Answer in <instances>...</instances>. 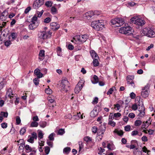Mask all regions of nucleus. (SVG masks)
<instances>
[{
  "mask_svg": "<svg viewBox=\"0 0 155 155\" xmlns=\"http://www.w3.org/2000/svg\"><path fill=\"white\" fill-rule=\"evenodd\" d=\"M142 34L143 35H146L150 38L155 37V32L150 28L147 27L143 29L142 31Z\"/></svg>",
  "mask_w": 155,
  "mask_h": 155,
  "instance_id": "nucleus-1",
  "label": "nucleus"
},
{
  "mask_svg": "<svg viewBox=\"0 0 155 155\" xmlns=\"http://www.w3.org/2000/svg\"><path fill=\"white\" fill-rule=\"evenodd\" d=\"M119 31L120 33L127 35H129L132 34V28L129 26L121 27Z\"/></svg>",
  "mask_w": 155,
  "mask_h": 155,
  "instance_id": "nucleus-2",
  "label": "nucleus"
},
{
  "mask_svg": "<svg viewBox=\"0 0 155 155\" xmlns=\"http://www.w3.org/2000/svg\"><path fill=\"white\" fill-rule=\"evenodd\" d=\"M130 21L131 23L140 26L143 25L145 23L144 20L138 17H134L132 18L130 20Z\"/></svg>",
  "mask_w": 155,
  "mask_h": 155,
  "instance_id": "nucleus-3",
  "label": "nucleus"
},
{
  "mask_svg": "<svg viewBox=\"0 0 155 155\" xmlns=\"http://www.w3.org/2000/svg\"><path fill=\"white\" fill-rule=\"evenodd\" d=\"M52 32L50 31L48 32L44 31L39 32L38 34V37L43 40L50 38L51 36Z\"/></svg>",
  "mask_w": 155,
  "mask_h": 155,
  "instance_id": "nucleus-4",
  "label": "nucleus"
},
{
  "mask_svg": "<svg viewBox=\"0 0 155 155\" xmlns=\"http://www.w3.org/2000/svg\"><path fill=\"white\" fill-rule=\"evenodd\" d=\"M88 38V37L87 35H79L75 36L73 38V39L76 41H78L81 43H83L86 41Z\"/></svg>",
  "mask_w": 155,
  "mask_h": 155,
  "instance_id": "nucleus-5",
  "label": "nucleus"
},
{
  "mask_svg": "<svg viewBox=\"0 0 155 155\" xmlns=\"http://www.w3.org/2000/svg\"><path fill=\"white\" fill-rule=\"evenodd\" d=\"M150 85L149 84H147L142 89V91L141 92V95L142 97L146 98L148 97L150 91L149 90Z\"/></svg>",
  "mask_w": 155,
  "mask_h": 155,
  "instance_id": "nucleus-6",
  "label": "nucleus"
},
{
  "mask_svg": "<svg viewBox=\"0 0 155 155\" xmlns=\"http://www.w3.org/2000/svg\"><path fill=\"white\" fill-rule=\"evenodd\" d=\"M62 85L61 87L63 88L64 89L66 90V92H67L68 91V88H69L70 87V83L68 81L67 79L66 78H64L61 81V82Z\"/></svg>",
  "mask_w": 155,
  "mask_h": 155,
  "instance_id": "nucleus-7",
  "label": "nucleus"
},
{
  "mask_svg": "<svg viewBox=\"0 0 155 155\" xmlns=\"http://www.w3.org/2000/svg\"><path fill=\"white\" fill-rule=\"evenodd\" d=\"M40 0H36L34 2L33 7L34 9H37L44 4L43 1L40 2Z\"/></svg>",
  "mask_w": 155,
  "mask_h": 155,
  "instance_id": "nucleus-8",
  "label": "nucleus"
},
{
  "mask_svg": "<svg viewBox=\"0 0 155 155\" xmlns=\"http://www.w3.org/2000/svg\"><path fill=\"white\" fill-rule=\"evenodd\" d=\"M105 129V125L104 124L103 125L101 124L99 128L97 129V135H100V133L102 134H104Z\"/></svg>",
  "mask_w": 155,
  "mask_h": 155,
  "instance_id": "nucleus-9",
  "label": "nucleus"
},
{
  "mask_svg": "<svg viewBox=\"0 0 155 155\" xmlns=\"http://www.w3.org/2000/svg\"><path fill=\"white\" fill-rule=\"evenodd\" d=\"M51 29L54 31L58 30L60 28V25L59 24H57L56 22H53L50 24Z\"/></svg>",
  "mask_w": 155,
  "mask_h": 155,
  "instance_id": "nucleus-10",
  "label": "nucleus"
},
{
  "mask_svg": "<svg viewBox=\"0 0 155 155\" xmlns=\"http://www.w3.org/2000/svg\"><path fill=\"white\" fill-rule=\"evenodd\" d=\"M80 82H79L74 88V91L76 94H78L83 87L82 84Z\"/></svg>",
  "mask_w": 155,
  "mask_h": 155,
  "instance_id": "nucleus-11",
  "label": "nucleus"
},
{
  "mask_svg": "<svg viewBox=\"0 0 155 155\" xmlns=\"http://www.w3.org/2000/svg\"><path fill=\"white\" fill-rule=\"evenodd\" d=\"M34 73L37 75L38 78H41L43 76V74L40 72V70L38 68H37L35 70Z\"/></svg>",
  "mask_w": 155,
  "mask_h": 155,
  "instance_id": "nucleus-12",
  "label": "nucleus"
},
{
  "mask_svg": "<svg viewBox=\"0 0 155 155\" xmlns=\"http://www.w3.org/2000/svg\"><path fill=\"white\" fill-rule=\"evenodd\" d=\"M104 28V25L101 22H100L99 20L97 27L96 26V30L99 31L102 30Z\"/></svg>",
  "mask_w": 155,
  "mask_h": 155,
  "instance_id": "nucleus-13",
  "label": "nucleus"
},
{
  "mask_svg": "<svg viewBox=\"0 0 155 155\" xmlns=\"http://www.w3.org/2000/svg\"><path fill=\"white\" fill-rule=\"evenodd\" d=\"M118 21L117 25H116V27H119L122 25L124 23V22L123 19L121 18H117Z\"/></svg>",
  "mask_w": 155,
  "mask_h": 155,
  "instance_id": "nucleus-14",
  "label": "nucleus"
},
{
  "mask_svg": "<svg viewBox=\"0 0 155 155\" xmlns=\"http://www.w3.org/2000/svg\"><path fill=\"white\" fill-rule=\"evenodd\" d=\"M90 53L93 59L94 58H99V57L97 53L93 50H91L90 51Z\"/></svg>",
  "mask_w": 155,
  "mask_h": 155,
  "instance_id": "nucleus-15",
  "label": "nucleus"
},
{
  "mask_svg": "<svg viewBox=\"0 0 155 155\" xmlns=\"http://www.w3.org/2000/svg\"><path fill=\"white\" fill-rule=\"evenodd\" d=\"M121 116V114L119 112L114 114V116H113L112 114L111 113H110L109 116V119H110V117H111V119H112V117H113V118H114V117L117 118L120 117Z\"/></svg>",
  "mask_w": 155,
  "mask_h": 155,
  "instance_id": "nucleus-16",
  "label": "nucleus"
},
{
  "mask_svg": "<svg viewBox=\"0 0 155 155\" xmlns=\"http://www.w3.org/2000/svg\"><path fill=\"white\" fill-rule=\"evenodd\" d=\"M6 94L8 95V96L10 98H12L13 97L14 94L12 93L11 89H8Z\"/></svg>",
  "mask_w": 155,
  "mask_h": 155,
  "instance_id": "nucleus-17",
  "label": "nucleus"
},
{
  "mask_svg": "<svg viewBox=\"0 0 155 155\" xmlns=\"http://www.w3.org/2000/svg\"><path fill=\"white\" fill-rule=\"evenodd\" d=\"M99 20L92 21L91 24V26L96 30V26L97 27Z\"/></svg>",
  "mask_w": 155,
  "mask_h": 155,
  "instance_id": "nucleus-18",
  "label": "nucleus"
},
{
  "mask_svg": "<svg viewBox=\"0 0 155 155\" xmlns=\"http://www.w3.org/2000/svg\"><path fill=\"white\" fill-rule=\"evenodd\" d=\"M98 58H94L93 59V63L94 66L95 67L97 66L99 64V63L97 59Z\"/></svg>",
  "mask_w": 155,
  "mask_h": 155,
  "instance_id": "nucleus-19",
  "label": "nucleus"
},
{
  "mask_svg": "<svg viewBox=\"0 0 155 155\" xmlns=\"http://www.w3.org/2000/svg\"><path fill=\"white\" fill-rule=\"evenodd\" d=\"M94 15V13L92 11H90L86 13V15L87 18H89L92 17Z\"/></svg>",
  "mask_w": 155,
  "mask_h": 155,
  "instance_id": "nucleus-20",
  "label": "nucleus"
},
{
  "mask_svg": "<svg viewBox=\"0 0 155 155\" xmlns=\"http://www.w3.org/2000/svg\"><path fill=\"white\" fill-rule=\"evenodd\" d=\"M134 79V75H128L127 77V83L130 82Z\"/></svg>",
  "mask_w": 155,
  "mask_h": 155,
  "instance_id": "nucleus-21",
  "label": "nucleus"
},
{
  "mask_svg": "<svg viewBox=\"0 0 155 155\" xmlns=\"http://www.w3.org/2000/svg\"><path fill=\"white\" fill-rule=\"evenodd\" d=\"M93 79L94 81H91L92 82L93 84H96L98 82L99 79L98 77L96 75H94L93 77Z\"/></svg>",
  "mask_w": 155,
  "mask_h": 155,
  "instance_id": "nucleus-22",
  "label": "nucleus"
},
{
  "mask_svg": "<svg viewBox=\"0 0 155 155\" xmlns=\"http://www.w3.org/2000/svg\"><path fill=\"white\" fill-rule=\"evenodd\" d=\"M39 125L42 128L45 127L47 125V122L45 121H41L39 122Z\"/></svg>",
  "mask_w": 155,
  "mask_h": 155,
  "instance_id": "nucleus-23",
  "label": "nucleus"
},
{
  "mask_svg": "<svg viewBox=\"0 0 155 155\" xmlns=\"http://www.w3.org/2000/svg\"><path fill=\"white\" fill-rule=\"evenodd\" d=\"M71 150L70 147H67L64 148L63 149V153L66 154H68L70 151Z\"/></svg>",
  "mask_w": 155,
  "mask_h": 155,
  "instance_id": "nucleus-24",
  "label": "nucleus"
},
{
  "mask_svg": "<svg viewBox=\"0 0 155 155\" xmlns=\"http://www.w3.org/2000/svg\"><path fill=\"white\" fill-rule=\"evenodd\" d=\"M140 113L138 114L139 116L140 117H143L145 114V109H143V110H139Z\"/></svg>",
  "mask_w": 155,
  "mask_h": 155,
  "instance_id": "nucleus-25",
  "label": "nucleus"
},
{
  "mask_svg": "<svg viewBox=\"0 0 155 155\" xmlns=\"http://www.w3.org/2000/svg\"><path fill=\"white\" fill-rule=\"evenodd\" d=\"M26 131V128L25 127L22 128L19 131L20 134L21 135H23Z\"/></svg>",
  "mask_w": 155,
  "mask_h": 155,
  "instance_id": "nucleus-26",
  "label": "nucleus"
},
{
  "mask_svg": "<svg viewBox=\"0 0 155 155\" xmlns=\"http://www.w3.org/2000/svg\"><path fill=\"white\" fill-rule=\"evenodd\" d=\"M25 142L21 143L20 144V146L19 147L18 150L19 151L21 150H23L24 147H25Z\"/></svg>",
  "mask_w": 155,
  "mask_h": 155,
  "instance_id": "nucleus-27",
  "label": "nucleus"
},
{
  "mask_svg": "<svg viewBox=\"0 0 155 155\" xmlns=\"http://www.w3.org/2000/svg\"><path fill=\"white\" fill-rule=\"evenodd\" d=\"M55 135V134L53 133L51 134L49 136L48 138L49 139V140L51 141H53L54 140V137Z\"/></svg>",
  "mask_w": 155,
  "mask_h": 155,
  "instance_id": "nucleus-28",
  "label": "nucleus"
},
{
  "mask_svg": "<svg viewBox=\"0 0 155 155\" xmlns=\"http://www.w3.org/2000/svg\"><path fill=\"white\" fill-rule=\"evenodd\" d=\"M97 115V113L96 111H92L90 113V116L91 117H94Z\"/></svg>",
  "mask_w": 155,
  "mask_h": 155,
  "instance_id": "nucleus-29",
  "label": "nucleus"
},
{
  "mask_svg": "<svg viewBox=\"0 0 155 155\" xmlns=\"http://www.w3.org/2000/svg\"><path fill=\"white\" fill-rule=\"evenodd\" d=\"M38 123L36 121H33L31 123L30 127H36L38 126Z\"/></svg>",
  "mask_w": 155,
  "mask_h": 155,
  "instance_id": "nucleus-30",
  "label": "nucleus"
},
{
  "mask_svg": "<svg viewBox=\"0 0 155 155\" xmlns=\"http://www.w3.org/2000/svg\"><path fill=\"white\" fill-rule=\"evenodd\" d=\"M142 121L140 120H136L134 122L135 125L136 126H140L142 124Z\"/></svg>",
  "mask_w": 155,
  "mask_h": 155,
  "instance_id": "nucleus-31",
  "label": "nucleus"
},
{
  "mask_svg": "<svg viewBox=\"0 0 155 155\" xmlns=\"http://www.w3.org/2000/svg\"><path fill=\"white\" fill-rule=\"evenodd\" d=\"M118 21L117 18H115L113 19H112L111 21V22L112 24L113 25H114L116 26V25H117V21Z\"/></svg>",
  "mask_w": 155,
  "mask_h": 155,
  "instance_id": "nucleus-32",
  "label": "nucleus"
},
{
  "mask_svg": "<svg viewBox=\"0 0 155 155\" xmlns=\"http://www.w3.org/2000/svg\"><path fill=\"white\" fill-rule=\"evenodd\" d=\"M65 133V131L64 129H60L58 131V134L60 135H62Z\"/></svg>",
  "mask_w": 155,
  "mask_h": 155,
  "instance_id": "nucleus-33",
  "label": "nucleus"
},
{
  "mask_svg": "<svg viewBox=\"0 0 155 155\" xmlns=\"http://www.w3.org/2000/svg\"><path fill=\"white\" fill-rule=\"evenodd\" d=\"M108 124L113 127H114L116 125V123L112 120H109L108 122Z\"/></svg>",
  "mask_w": 155,
  "mask_h": 155,
  "instance_id": "nucleus-34",
  "label": "nucleus"
},
{
  "mask_svg": "<svg viewBox=\"0 0 155 155\" xmlns=\"http://www.w3.org/2000/svg\"><path fill=\"white\" fill-rule=\"evenodd\" d=\"M8 15V12L7 11L5 10L4 11H3L1 15L0 16L1 18H3L2 17L6 16Z\"/></svg>",
  "mask_w": 155,
  "mask_h": 155,
  "instance_id": "nucleus-35",
  "label": "nucleus"
},
{
  "mask_svg": "<svg viewBox=\"0 0 155 155\" xmlns=\"http://www.w3.org/2000/svg\"><path fill=\"white\" fill-rule=\"evenodd\" d=\"M10 36L13 39H15L17 37V34L16 33L13 32L11 34Z\"/></svg>",
  "mask_w": 155,
  "mask_h": 155,
  "instance_id": "nucleus-36",
  "label": "nucleus"
},
{
  "mask_svg": "<svg viewBox=\"0 0 155 155\" xmlns=\"http://www.w3.org/2000/svg\"><path fill=\"white\" fill-rule=\"evenodd\" d=\"M134 155H142V151L134 150Z\"/></svg>",
  "mask_w": 155,
  "mask_h": 155,
  "instance_id": "nucleus-37",
  "label": "nucleus"
},
{
  "mask_svg": "<svg viewBox=\"0 0 155 155\" xmlns=\"http://www.w3.org/2000/svg\"><path fill=\"white\" fill-rule=\"evenodd\" d=\"M45 149L46 155L48 154L50 151V148L48 146H46L45 147Z\"/></svg>",
  "mask_w": 155,
  "mask_h": 155,
  "instance_id": "nucleus-38",
  "label": "nucleus"
},
{
  "mask_svg": "<svg viewBox=\"0 0 155 155\" xmlns=\"http://www.w3.org/2000/svg\"><path fill=\"white\" fill-rule=\"evenodd\" d=\"M51 11L52 14H55L56 13L57 9L55 7L53 6L51 8Z\"/></svg>",
  "mask_w": 155,
  "mask_h": 155,
  "instance_id": "nucleus-39",
  "label": "nucleus"
},
{
  "mask_svg": "<svg viewBox=\"0 0 155 155\" xmlns=\"http://www.w3.org/2000/svg\"><path fill=\"white\" fill-rule=\"evenodd\" d=\"M84 140L87 142L92 141L91 138L88 136H86L84 137Z\"/></svg>",
  "mask_w": 155,
  "mask_h": 155,
  "instance_id": "nucleus-40",
  "label": "nucleus"
},
{
  "mask_svg": "<svg viewBox=\"0 0 155 155\" xmlns=\"http://www.w3.org/2000/svg\"><path fill=\"white\" fill-rule=\"evenodd\" d=\"M79 150L78 151V152L80 153L81 150L83 148L84 144L82 142H80L79 143Z\"/></svg>",
  "mask_w": 155,
  "mask_h": 155,
  "instance_id": "nucleus-41",
  "label": "nucleus"
},
{
  "mask_svg": "<svg viewBox=\"0 0 155 155\" xmlns=\"http://www.w3.org/2000/svg\"><path fill=\"white\" fill-rule=\"evenodd\" d=\"M45 5L47 7H49L51 6L52 3L51 1H48L45 2Z\"/></svg>",
  "mask_w": 155,
  "mask_h": 155,
  "instance_id": "nucleus-42",
  "label": "nucleus"
},
{
  "mask_svg": "<svg viewBox=\"0 0 155 155\" xmlns=\"http://www.w3.org/2000/svg\"><path fill=\"white\" fill-rule=\"evenodd\" d=\"M1 115L2 117H7L8 116V113L7 112H4L2 111L1 112Z\"/></svg>",
  "mask_w": 155,
  "mask_h": 155,
  "instance_id": "nucleus-43",
  "label": "nucleus"
},
{
  "mask_svg": "<svg viewBox=\"0 0 155 155\" xmlns=\"http://www.w3.org/2000/svg\"><path fill=\"white\" fill-rule=\"evenodd\" d=\"M16 124L17 125H18L20 123L21 120L19 116H17L16 117Z\"/></svg>",
  "mask_w": 155,
  "mask_h": 155,
  "instance_id": "nucleus-44",
  "label": "nucleus"
},
{
  "mask_svg": "<svg viewBox=\"0 0 155 155\" xmlns=\"http://www.w3.org/2000/svg\"><path fill=\"white\" fill-rule=\"evenodd\" d=\"M45 51L44 50H41L40 51L39 53V56L43 57L45 56Z\"/></svg>",
  "mask_w": 155,
  "mask_h": 155,
  "instance_id": "nucleus-45",
  "label": "nucleus"
},
{
  "mask_svg": "<svg viewBox=\"0 0 155 155\" xmlns=\"http://www.w3.org/2000/svg\"><path fill=\"white\" fill-rule=\"evenodd\" d=\"M39 78H35L33 80V82L36 85H37L39 84Z\"/></svg>",
  "mask_w": 155,
  "mask_h": 155,
  "instance_id": "nucleus-46",
  "label": "nucleus"
},
{
  "mask_svg": "<svg viewBox=\"0 0 155 155\" xmlns=\"http://www.w3.org/2000/svg\"><path fill=\"white\" fill-rule=\"evenodd\" d=\"M51 21V19L50 17H47L44 20V22L48 23L50 22Z\"/></svg>",
  "mask_w": 155,
  "mask_h": 155,
  "instance_id": "nucleus-47",
  "label": "nucleus"
},
{
  "mask_svg": "<svg viewBox=\"0 0 155 155\" xmlns=\"http://www.w3.org/2000/svg\"><path fill=\"white\" fill-rule=\"evenodd\" d=\"M45 92L47 94H50L52 92L51 90L49 88L45 89Z\"/></svg>",
  "mask_w": 155,
  "mask_h": 155,
  "instance_id": "nucleus-48",
  "label": "nucleus"
},
{
  "mask_svg": "<svg viewBox=\"0 0 155 155\" xmlns=\"http://www.w3.org/2000/svg\"><path fill=\"white\" fill-rule=\"evenodd\" d=\"M30 138L28 139V141L31 143H33L34 142V139L30 136H28V138Z\"/></svg>",
  "mask_w": 155,
  "mask_h": 155,
  "instance_id": "nucleus-49",
  "label": "nucleus"
},
{
  "mask_svg": "<svg viewBox=\"0 0 155 155\" xmlns=\"http://www.w3.org/2000/svg\"><path fill=\"white\" fill-rule=\"evenodd\" d=\"M130 125H127L124 127V130L126 131H129L130 130Z\"/></svg>",
  "mask_w": 155,
  "mask_h": 155,
  "instance_id": "nucleus-50",
  "label": "nucleus"
},
{
  "mask_svg": "<svg viewBox=\"0 0 155 155\" xmlns=\"http://www.w3.org/2000/svg\"><path fill=\"white\" fill-rule=\"evenodd\" d=\"M25 149L27 150H29V151L31 152L32 150V149L30 147L29 145H26L25 146Z\"/></svg>",
  "mask_w": 155,
  "mask_h": 155,
  "instance_id": "nucleus-51",
  "label": "nucleus"
},
{
  "mask_svg": "<svg viewBox=\"0 0 155 155\" xmlns=\"http://www.w3.org/2000/svg\"><path fill=\"white\" fill-rule=\"evenodd\" d=\"M132 109L133 110H137L138 108L137 105V104H133L131 107Z\"/></svg>",
  "mask_w": 155,
  "mask_h": 155,
  "instance_id": "nucleus-52",
  "label": "nucleus"
},
{
  "mask_svg": "<svg viewBox=\"0 0 155 155\" xmlns=\"http://www.w3.org/2000/svg\"><path fill=\"white\" fill-rule=\"evenodd\" d=\"M11 44V41L9 40H7L5 42V45L8 47Z\"/></svg>",
  "mask_w": 155,
  "mask_h": 155,
  "instance_id": "nucleus-53",
  "label": "nucleus"
},
{
  "mask_svg": "<svg viewBox=\"0 0 155 155\" xmlns=\"http://www.w3.org/2000/svg\"><path fill=\"white\" fill-rule=\"evenodd\" d=\"M130 97L132 99H134L136 97V94L133 92H132L130 94Z\"/></svg>",
  "mask_w": 155,
  "mask_h": 155,
  "instance_id": "nucleus-54",
  "label": "nucleus"
},
{
  "mask_svg": "<svg viewBox=\"0 0 155 155\" xmlns=\"http://www.w3.org/2000/svg\"><path fill=\"white\" fill-rule=\"evenodd\" d=\"M114 108L115 109L116 108H117V110H119L120 109V105L118 104H114Z\"/></svg>",
  "mask_w": 155,
  "mask_h": 155,
  "instance_id": "nucleus-55",
  "label": "nucleus"
},
{
  "mask_svg": "<svg viewBox=\"0 0 155 155\" xmlns=\"http://www.w3.org/2000/svg\"><path fill=\"white\" fill-rule=\"evenodd\" d=\"M92 130L93 133H96L97 131V128L96 127L94 126L92 128Z\"/></svg>",
  "mask_w": 155,
  "mask_h": 155,
  "instance_id": "nucleus-56",
  "label": "nucleus"
},
{
  "mask_svg": "<svg viewBox=\"0 0 155 155\" xmlns=\"http://www.w3.org/2000/svg\"><path fill=\"white\" fill-rule=\"evenodd\" d=\"M148 127V125H147L145 122H144L143 123V124L142 125L141 128L142 129L144 128L145 129H147Z\"/></svg>",
  "mask_w": 155,
  "mask_h": 155,
  "instance_id": "nucleus-57",
  "label": "nucleus"
},
{
  "mask_svg": "<svg viewBox=\"0 0 155 155\" xmlns=\"http://www.w3.org/2000/svg\"><path fill=\"white\" fill-rule=\"evenodd\" d=\"M31 8L29 6L28 7L26 8L25 9L24 13H25L27 14L29 11L31 10Z\"/></svg>",
  "mask_w": 155,
  "mask_h": 155,
  "instance_id": "nucleus-58",
  "label": "nucleus"
},
{
  "mask_svg": "<svg viewBox=\"0 0 155 155\" xmlns=\"http://www.w3.org/2000/svg\"><path fill=\"white\" fill-rule=\"evenodd\" d=\"M43 134L42 133V132L41 131L39 132L38 134V137L40 139H42L43 138Z\"/></svg>",
  "mask_w": 155,
  "mask_h": 155,
  "instance_id": "nucleus-59",
  "label": "nucleus"
},
{
  "mask_svg": "<svg viewBox=\"0 0 155 155\" xmlns=\"http://www.w3.org/2000/svg\"><path fill=\"white\" fill-rule=\"evenodd\" d=\"M1 125L3 128H6L7 127V124L5 123H2Z\"/></svg>",
  "mask_w": 155,
  "mask_h": 155,
  "instance_id": "nucleus-60",
  "label": "nucleus"
},
{
  "mask_svg": "<svg viewBox=\"0 0 155 155\" xmlns=\"http://www.w3.org/2000/svg\"><path fill=\"white\" fill-rule=\"evenodd\" d=\"M128 84H130L131 86L133 87L134 88L135 87V84L133 81H130L129 83H127Z\"/></svg>",
  "mask_w": 155,
  "mask_h": 155,
  "instance_id": "nucleus-61",
  "label": "nucleus"
},
{
  "mask_svg": "<svg viewBox=\"0 0 155 155\" xmlns=\"http://www.w3.org/2000/svg\"><path fill=\"white\" fill-rule=\"evenodd\" d=\"M98 98L97 97H95L94 100L93 101L92 103L93 104H96L98 103Z\"/></svg>",
  "mask_w": 155,
  "mask_h": 155,
  "instance_id": "nucleus-62",
  "label": "nucleus"
},
{
  "mask_svg": "<svg viewBox=\"0 0 155 155\" xmlns=\"http://www.w3.org/2000/svg\"><path fill=\"white\" fill-rule=\"evenodd\" d=\"M113 90V89L112 88H110L107 92V95L111 94L112 93Z\"/></svg>",
  "mask_w": 155,
  "mask_h": 155,
  "instance_id": "nucleus-63",
  "label": "nucleus"
},
{
  "mask_svg": "<svg viewBox=\"0 0 155 155\" xmlns=\"http://www.w3.org/2000/svg\"><path fill=\"white\" fill-rule=\"evenodd\" d=\"M32 136L31 137L34 139H37V134L35 132H33L31 134Z\"/></svg>",
  "mask_w": 155,
  "mask_h": 155,
  "instance_id": "nucleus-64",
  "label": "nucleus"
}]
</instances>
